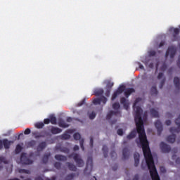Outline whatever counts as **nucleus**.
<instances>
[{"label": "nucleus", "instance_id": "nucleus-1", "mask_svg": "<svg viewBox=\"0 0 180 180\" xmlns=\"http://www.w3.org/2000/svg\"><path fill=\"white\" fill-rule=\"evenodd\" d=\"M137 133L139 134V143L141 144V146L142 147L143 155L146 161V165H148V168L149 169L152 180H161L160 179V175H158V172H157L155 165L154 164V159L153 158V155H151V150H150V143L147 140V135H146V141H145L143 142H141V140L140 139V134L139 133V131H137L136 127V130L134 129L132 131H131V133L127 136V139H128V140H131V139H134L137 135Z\"/></svg>", "mask_w": 180, "mask_h": 180}, {"label": "nucleus", "instance_id": "nucleus-2", "mask_svg": "<svg viewBox=\"0 0 180 180\" xmlns=\"http://www.w3.org/2000/svg\"><path fill=\"white\" fill-rule=\"evenodd\" d=\"M141 99L140 98H136L133 108L134 110H135V116L134 120L136 123V126L137 127V131L139 133V139L141 143H144V141H147L146 140V130H144V122L143 121V118L141 117V115L143 114V110L141 106H136L137 103L140 102Z\"/></svg>", "mask_w": 180, "mask_h": 180}, {"label": "nucleus", "instance_id": "nucleus-3", "mask_svg": "<svg viewBox=\"0 0 180 180\" xmlns=\"http://www.w3.org/2000/svg\"><path fill=\"white\" fill-rule=\"evenodd\" d=\"M34 153L30 152V153H22L20 155V162L22 165H32L33 164V158Z\"/></svg>", "mask_w": 180, "mask_h": 180}, {"label": "nucleus", "instance_id": "nucleus-4", "mask_svg": "<svg viewBox=\"0 0 180 180\" xmlns=\"http://www.w3.org/2000/svg\"><path fill=\"white\" fill-rule=\"evenodd\" d=\"M68 158H73L74 161L76 162V165L79 167H82L85 165V162H84V160L82 158H81V156L77 153H71L68 155Z\"/></svg>", "mask_w": 180, "mask_h": 180}, {"label": "nucleus", "instance_id": "nucleus-5", "mask_svg": "<svg viewBox=\"0 0 180 180\" xmlns=\"http://www.w3.org/2000/svg\"><path fill=\"white\" fill-rule=\"evenodd\" d=\"M93 168H94V162L92 160V157H89L86 161V166L84 169V174H86L87 171H89V174L90 175V174L92 172Z\"/></svg>", "mask_w": 180, "mask_h": 180}, {"label": "nucleus", "instance_id": "nucleus-6", "mask_svg": "<svg viewBox=\"0 0 180 180\" xmlns=\"http://www.w3.org/2000/svg\"><path fill=\"white\" fill-rule=\"evenodd\" d=\"M175 54H176V49L174 46H169L166 51L165 57L167 58L169 56L170 58H174Z\"/></svg>", "mask_w": 180, "mask_h": 180}, {"label": "nucleus", "instance_id": "nucleus-7", "mask_svg": "<svg viewBox=\"0 0 180 180\" xmlns=\"http://www.w3.org/2000/svg\"><path fill=\"white\" fill-rule=\"evenodd\" d=\"M124 89H126V86H124L123 85L118 87L117 91H115L112 96V98H111L112 101H115V99H116V98H117V96H119V95H120V94H122V92L124 91Z\"/></svg>", "mask_w": 180, "mask_h": 180}, {"label": "nucleus", "instance_id": "nucleus-8", "mask_svg": "<svg viewBox=\"0 0 180 180\" xmlns=\"http://www.w3.org/2000/svg\"><path fill=\"white\" fill-rule=\"evenodd\" d=\"M175 123L178 126L177 128L172 127L169 129L170 133H179L180 131V116L177 119L175 120Z\"/></svg>", "mask_w": 180, "mask_h": 180}, {"label": "nucleus", "instance_id": "nucleus-9", "mask_svg": "<svg viewBox=\"0 0 180 180\" xmlns=\"http://www.w3.org/2000/svg\"><path fill=\"white\" fill-rule=\"evenodd\" d=\"M106 102H108V98L104 96H101L100 98H95L93 101V103L94 105H101V103H103V105H105Z\"/></svg>", "mask_w": 180, "mask_h": 180}, {"label": "nucleus", "instance_id": "nucleus-10", "mask_svg": "<svg viewBox=\"0 0 180 180\" xmlns=\"http://www.w3.org/2000/svg\"><path fill=\"white\" fill-rule=\"evenodd\" d=\"M73 137L75 140H79L80 147L82 151H85V148L84 147V139H81V134H79V133H75L74 134Z\"/></svg>", "mask_w": 180, "mask_h": 180}, {"label": "nucleus", "instance_id": "nucleus-11", "mask_svg": "<svg viewBox=\"0 0 180 180\" xmlns=\"http://www.w3.org/2000/svg\"><path fill=\"white\" fill-rule=\"evenodd\" d=\"M160 147L162 153H169L171 151V146L164 142L160 143Z\"/></svg>", "mask_w": 180, "mask_h": 180}, {"label": "nucleus", "instance_id": "nucleus-12", "mask_svg": "<svg viewBox=\"0 0 180 180\" xmlns=\"http://www.w3.org/2000/svg\"><path fill=\"white\" fill-rule=\"evenodd\" d=\"M155 126L158 130V134L160 136L163 130L162 124L161 123V121L157 120L155 123Z\"/></svg>", "mask_w": 180, "mask_h": 180}, {"label": "nucleus", "instance_id": "nucleus-13", "mask_svg": "<svg viewBox=\"0 0 180 180\" xmlns=\"http://www.w3.org/2000/svg\"><path fill=\"white\" fill-rule=\"evenodd\" d=\"M11 144H13V141H9L7 139H3V146L5 150H9L11 148Z\"/></svg>", "mask_w": 180, "mask_h": 180}, {"label": "nucleus", "instance_id": "nucleus-14", "mask_svg": "<svg viewBox=\"0 0 180 180\" xmlns=\"http://www.w3.org/2000/svg\"><path fill=\"white\" fill-rule=\"evenodd\" d=\"M50 131L51 134H60V133L63 131V129L57 127L51 126L50 129Z\"/></svg>", "mask_w": 180, "mask_h": 180}, {"label": "nucleus", "instance_id": "nucleus-15", "mask_svg": "<svg viewBox=\"0 0 180 180\" xmlns=\"http://www.w3.org/2000/svg\"><path fill=\"white\" fill-rule=\"evenodd\" d=\"M46 147H47V143L45 141H42L37 146V151L40 153V151H43Z\"/></svg>", "mask_w": 180, "mask_h": 180}, {"label": "nucleus", "instance_id": "nucleus-16", "mask_svg": "<svg viewBox=\"0 0 180 180\" xmlns=\"http://www.w3.org/2000/svg\"><path fill=\"white\" fill-rule=\"evenodd\" d=\"M119 113H120L119 111H113V110L110 111L106 116L107 120H110V119H112V116H117Z\"/></svg>", "mask_w": 180, "mask_h": 180}, {"label": "nucleus", "instance_id": "nucleus-17", "mask_svg": "<svg viewBox=\"0 0 180 180\" xmlns=\"http://www.w3.org/2000/svg\"><path fill=\"white\" fill-rule=\"evenodd\" d=\"M134 167H139V164H140V154L139 153H135L134 154Z\"/></svg>", "mask_w": 180, "mask_h": 180}, {"label": "nucleus", "instance_id": "nucleus-18", "mask_svg": "<svg viewBox=\"0 0 180 180\" xmlns=\"http://www.w3.org/2000/svg\"><path fill=\"white\" fill-rule=\"evenodd\" d=\"M120 103L123 105L124 109L127 110L129 109V103L127 102V99L124 97H122L120 99Z\"/></svg>", "mask_w": 180, "mask_h": 180}, {"label": "nucleus", "instance_id": "nucleus-19", "mask_svg": "<svg viewBox=\"0 0 180 180\" xmlns=\"http://www.w3.org/2000/svg\"><path fill=\"white\" fill-rule=\"evenodd\" d=\"M174 86L176 88V89H177V91L180 90V79H179L178 77H175L174 78Z\"/></svg>", "mask_w": 180, "mask_h": 180}, {"label": "nucleus", "instance_id": "nucleus-20", "mask_svg": "<svg viewBox=\"0 0 180 180\" xmlns=\"http://www.w3.org/2000/svg\"><path fill=\"white\" fill-rule=\"evenodd\" d=\"M133 92H136L134 89L128 88L124 91V96H126V98H128L129 96H130V95H131V94H133Z\"/></svg>", "mask_w": 180, "mask_h": 180}, {"label": "nucleus", "instance_id": "nucleus-21", "mask_svg": "<svg viewBox=\"0 0 180 180\" xmlns=\"http://www.w3.org/2000/svg\"><path fill=\"white\" fill-rule=\"evenodd\" d=\"M122 158L123 160L129 158V149L127 148H124L122 150Z\"/></svg>", "mask_w": 180, "mask_h": 180}, {"label": "nucleus", "instance_id": "nucleus-22", "mask_svg": "<svg viewBox=\"0 0 180 180\" xmlns=\"http://www.w3.org/2000/svg\"><path fill=\"white\" fill-rule=\"evenodd\" d=\"M58 126H59V127H63V129H67V127H70V124H66L65 121H64L63 120H59Z\"/></svg>", "mask_w": 180, "mask_h": 180}, {"label": "nucleus", "instance_id": "nucleus-23", "mask_svg": "<svg viewBox=\"0 0 180 180\" xmlns=\"http://www.w3.org/2000/svg\"><path fill=\"white\" fill-rule=\"evenodd\" d=\"M55 159H56L57 161H67V157L63 155H56Z\"/></svg>", "mask_w": 180, "mask_h": 180}, {"label": "nucleus", "instance_id": "nucleus-24", "mask_svg": "<svg viewBox=\"0 0 180 180\" xmlns=\"http://www.w3.org/2000/svg\"><path fill=\"white\" fill-rule=\"evenodd\" d=\"M66 164H67L68 169H70V171H73V172L77 171L76 165H75L74 164L70 163V162H67Z\"/></svg>", "mask_w": 180, "mask_h": 180}, {"label": "nucleus", "instance_id": "nucleus-25", "mask_svg": "<svg viewBox=\"0 0 180 180\" xmlns=\"http://www.w3.org/2000/svg\"><path fill=\"white\" fill-rule=\"evenodd\" d=\"M150 115L152 116V117H160V114L158 113V111H157L154 108L150 109Z\"/></svg>", "mask_w": 180, "mask_h": 180}, {"label": "nucleus", "instance_id": "nucleus-26", "mask_svg": "<svg viewBox=\"0 0 180 180\" xmlns=\"http://www.w3.org/2000/svg\"><path fill=\"white\" fill-rule=\"evenodd\" d=\"M175 139H176V136L175 134L170 135L167 136V140L168 143H175Z\"/></svg>", "mask_w": 180, "mask_h": 180}, {"label": "nucleus", "instance_id": "nucleus-27", "mask_svg": "<svg viewBox=\"0 0 180 180\" xmlns=\"http://www.w3.org/2000/svg\"><path fill=\"white\" fill-rule=\"evenodd\" d=\"M51 155V154L50 153H46L44 155L42 158V162H44V164H47V162H49V158H50Z\"/></svg>", "mask_w": 180, "mask_h": 180}, {"label": "nucleus", "instance_id": "nucleus-28", "mask_svg": "<svg viewBox=\"0 0 180 180\" xmlns=\"http://www.w3.org/2000/svg\"><path fill=\"white\" fill-rule=\"evenodd\" d=\"M103 89H98L94 91V94L96 95V96H101L103 95Z\"/></svg>", "mask_w": 180, "mask_h": 180}, {"label": "nucleus", "instance_id": "nucleus-29", "mask_svg": "<svg viewBox=\"0 0 180 180\" xmlns=\"http://www.w3.org/2000/svg\"><path fill=\"white\" fill-rule=\"evenodd\" d=\"M76 176H77V174L75 173L69 174L65 177V180H72Z\"/></svg>", "mask_w": 180, "mask_h": 180}, {"label": "nucleus", "instance_id": "nucleus-30", "mask_svg": "<svg viewBox=\"0 0 180 180\" xmlns=\"http://www.w3.org/2000/svg\"><path fill=\"white\" fill-rule=\"evenodd\" d=\"M34 146H36V141L34 140H31L27 143V147L28 148H32V147H34Z\"/></svg>", "mask_w": 180, "mask_h": 180}, {"label": "nucleus", "instance_id": "nucleus-31", "mask_svg": "<svg viewBox=\"0 0 180 180\" xmlns=\"http://www.w3.org/2000/svg\"><path fill=\"white\" fill-rule=\"evenodd\" d=\"M103 155L105 158H108V146H106V145H104L103 146Z\"/></svg>", "mask_w": 180, "mask_h": 180}, {"label": "nucleus", "instance_id": "nucleus-32", "mask_svg": "<svg viewBox=\"0 0 180 180\" xmlns=\"http://www.w3.org/2000/svg\"><path fill=\"white\" fill-rule=\"evenodd\" d=\"M71 136L70 134H68L67 132L63 134L60 136V139L61 140H69V139H70Z\"/></svg>", "mask_w": 180, "mask_h": 180}, {"label": "nucleus", "instance_id": "nucleus-33", "mask_svg": "<svg viewBox=\"0 0 180 180\" xmlns=\"http://www.w3.org/2000/svg\"><path fill=\"white\" fill-rule=\"evenodd\" d=\"M32 136H34V139H41V137H44V135L39 133L38 131L32 132Z\"/></svg>", "mask_w": 180, "mask_h": 180}, {"label": "nucleus", "instance_id": "nucleus-34", "mask_svg": "<svg viewBox=\"0 0 180 180\" xmlns=\"http://www.w3.org/2000/svg\"><path fill=\"white\" fill-rule=\"evenodd\" d=\"M150 92L152 95H158V90H157V86H153L151 87Z\"/></svg>", "mask_w": 180, "mask_h": 180}, {"label": "nucleus", "instance_id": "nucleus-35", "mask_svg": "<svg viewBox=\"0 0 180 180\" xmlns=\"http://www.w3.org/2000/svg\"><path fill=\"white\" fill-rule=\"evenodd\" d=\"M49 120H50L51 124H57V118H56V117H54L53 115H51L49 117Z\"/></svg>", "mask_w": 180, "mask_h": 180}, {"label": "nucleus", "instance_id": "nucleus-36", "mask_svg": "<svg viewBox=\"0 0 180 180\" xmlns=\"http://www.w3.org/2000/svg\"><path fill=\"white\" fill-rule=\"evenodd\" d=\"M22 146L18 144L15 147V154H19L22 151Z\"/></svg>", "mask_w": 180, "mask_h": 180}, {"label": "nucleus", "instance_id": "nucleus-37", "mask_svg": "<svg viewBox=\"0 0 180 180\" xmlns=\"http://www.w3.org/2000/svg\"><path fill=\"white\" fill-rule=\"evenodd\" d=\"M35 127L37 129H43V127H44V123L37 122V123L35 124Z\"/></svg>", "mask_w": 180, "mask_h": 180}, {"label": "nucleus", "instance_id": "nucleus-38", "mask_svg": "<svg viewBox=\"0 0 180 180\" xmlns=\"http://www.w3.org/2000/svg\"><path fill=\"white\" fill-rule=\"evenodd\" d=\"M112 109L115 110H119V109H120V104L119 103H115L112 104Z\"/></svg>", "mask_w": 180, "mask_h": 180}, {"label": "nucleus", "instance_id": "nucleus-39", "mask_svg": "<svg viewBox=\"0 0 180 180\" xmlns=\"http://www.w3.org/2000/svg\"><path fill=\"white\" fill-rule=\"evenodd\" d=\"M20 174H28L30 175V170L26 169H20L19 170Z\"/></svg>", "mask_w": 180, "mask_h": 180}, {"label": "nucleus", "instance_id": "nucleus-40", "mask_svg": "<svg viewBox=\"0 0 180 180\" xmlns=\"http://www.w3.org/2000/svg\"><path fill=\"white\" fill-rule=\"evenodd\" d=\"M54 167L56 169H61V164L58 162L54 163Z\"/></svg>", "mask_w": 180, "mask_h": 180}, {"label": "nucleus", "instance_id": "nucleus-41", "mask_svg": "<svg viewBox=\"0 0 180 180\" xmlns=\"http://www.w3.org/2000/svg\"><path fill=\"white\" fill-rule=\"evenodd\" d=\"M113 85H114V84H113V82H109L108 84H107V89H112V88L113 87Z\"/></svg>", "mask_w": 180, "mask_h": 180}, {"label": "nucleus", "instance_id": "nucleus-42", "mask_svg": "<svg viewBox=\"0 0 180 180\" xmlns=\"http://www.w3.org/2000/svg\"><path fill=\"white\" fill-rule=\"evenodd\" d=\"M96 117V114L94 112H92L90 115H89V119H91V120H94V119Z\"/></svg>", "mask_w": 180, "mask_h": 180}, {"label": "nucleus", "instance_id": "nucleus-43", "mask_svg": "<svg viewBox=\"0 0 180 180\" xmlns=\"http://www.w3.org/2000/svg\"><path fill=\"white\" fill-rule=\"evenodd\" d=\"M148 54H149V57H154V56H155L157 53L155 52V51H150Z\"/></svg>", "mask_w": 180, "mask_h": 180}, {"label": "nucleus", "instance_id": "nucleus-44", "mask_svg": "<svg viewBox=\"0 0 180 180\" xmlns=\"http://www.w3.org/2000/svg\"><path fill=\"white\" fill-rule=\"evenodd\" d=\"M174 37H175V36H178V34H179V29L178 28H174Z\"/></svg>", "mask_w": 180, "mask_h": 180}, {"label": "nucleus", "instance_id": "nucleus-45", "mask_svg": "<svg viewBox=\"0 0 180 180\" xmlns=\"http://www.w3.org/2000/svg\"><path fill=\"white\" fill-rule=\"evenodd\" d=\"M167 68V64L164 63L161 68H160V70L161 71H165Z\"/></svg>", "mask_w": 180, "mask_h": 180}, {"label": "nucleus", "instance_id": "nucleus-46", "mask_svg": "<svg viewBox=\"0 0 180 180\" xmlns=\"http://www.w3.org/2000/svg\"><path fill=\"white\" fill-rule=\"evenodd\" d=\"M110 89H107L106 91H105V96H107L108 98H109V96H110Z\"/></svg>", "mask_w": 180, "mask_h": 180}, {"label": "nucleus", "instance_id": "nucleus-47", "mask_svg": "<svg viewBox=\"0 0 180 180\" xmlns=\"http://www.w3.org/2000/svg\"><path fill=\"white\" fill-rule=\"evenodd\" d=\"M0 162H4V164H6V159L4 156H0Z\"/></svg>", "mask_w": 180, "mask_h": 180}, {"label": "nucleus", "instance_id": "nucleus-48", "mask_svg": "<svg viewBox=\"0 0 180 180\" xmlns=\"http://www.w3.org/2000/svg\"><path fill=\"white\" fill-rule=\"evenodd\" d=\"M30 133H32V131L29 128H27L24 131V134L25 135L30 134Z\"/></svg>", "mask_w": 180, "mask_h": 180}, {"label": "nucleus", "instance_id": "nucleus-49", "mask_svg": "<svg viewBox=\"0 0 180 180\" xmlns=\"http://www.w3.org/2000/svg\"><path fill=\"white\" fill-rule=\"evenodd\" d=\"M160 172H162V174H165L167 172V169H165V167H164L162 166L160 167Z\"/></svg>", "mask_w": 180, "mask_h": 180}, {"label": "nucleus", "instance_id": "nucleus-50", "mask_svg": "<svg viewBox=\"0 0 180 180\" xmlns=\"http://www.w3.org/2000/svg\"><path fill=\"white\" fill-rule=\"evenodd\" d=\"M148 63H150V59L148 58H146L145 61L143 62V63L145 64V65L146 67L148 66Z\"/></svg>", "mask_w": 180, "mask_h": 180}, {"label": "nucleus", "instance_id": "nucleus-51", "mask_svg": "<svg viewBox=\"0 0 180 180\" xmlns=\"http://www.w3.org/2000/svg\"><path fill=\"white\" fill-rule=\"evenodd\" d=\"M49 123H51L50 118H46L44 120V124H49Z\"/></svg>", "mask_w": 180, "mask_h": 180}, {"label": "nucleus", "instance_id": "nucleus-52", "mask_svg": "<svg viewBox=\"0 0 180 180\" xmlns=\"http://www.w3.org/2000/svg\"><path fill=\"white\" fill-rule=\"evenodd\" d=\"M85 103V98H84L82 101L77 103V106H82Z\"/></svg>", "mask_w": 180, "mask_h": 180}, {"label": "nucleus", "instance_id": "nucleus-53", "mask_svg": "<svg viewBox=\"0 0 180 180\" xmlns=\"http://www.w3.org/2000/svg\"><path fill=\"white\" fill-rule=\"evenodd\" d=\"M110 155L112 157V158H113V157H117V154H116V152L112 150L111 153H110Z\"/></svg>", "mask_w": 180, "mask_h": 180}, {"label": "nucleus", "instance_id": "nucleus-54", "mask_svg": "<svg viewBox=\"0 0 180 180\" xmlns=\"http://www.w3.org/2000/svg\"><path fill=\"white\" fill-rule=\"evenodd\" d=\"M117 134H118V136H122L123 134V129H118Z\"/></svg>", "mask_w": 180, "mask_h": 180}, {"label": "nucleus", "instance_id": "nucleus-55", "mask_svg": "<svg viewBox=\"0 0 180 180\" xmlns=\"http://www.w3.org/2000/svg\"><path fill=\"white\" fill-rule=\"evenodd\" d=\"M162 77H164V73L160 72L158 75V79H161V78H162Z\"/></svg>", "mask_w": 180, "mask_h": 180}, {"label": "nucleus", "instance_id": "nucleus-56", "mask_svg": "<svg viewBox=\"0 0 180 180\" xmlns=\"http://www.w3.org/2000/svg\"><path fill=\"white\" fill-rule=\"evenodd\" d=\"M117 168V164H115L114 165L112 166V171H116Z\"/></svg>", "mask_w": 180, "mask_h": 180}, {"label": "nucleus", "instance_id": "nucleus-57", "mask_svg": "<svg viewBox=\"0 0 180 180\" xmlns=\"http://www.w3.org/2000/svg\"><path fill=\"white\" fill-rule=\"evenodd\" d=\"M90 147H94V138L90 139Z\"/></svg>", "mask_w": 180, "mask_h": 180}, {"label": "nucleus", "instance_id": "nucleus-58", "mask_svg": "<svg viewBox=\"0 0 180 180\" xmlns=\"http://www.w3.org/2000/svg\"><path fill=\"white\" fill-rule=\"evenodd\" d=\"M164 84H165V79H163L161 81L160 88H162V86H164Z\"/></svg>", "mask_w": 180, "mask_h": 180}, {"label": "nucleus", "instance_id": "nucleus-59", "mask_svg": "<svg viewBox=\"0 0 180 180\" xmlns=\"http://www.w3.org/2000/svg\"><path fill=\"white\" fill-rule=\"evenodd\" d=\"M4 148V141L0 140V150H2Z\"/></svg>", "mask_w": 180, "mask_h": 180}, {"label": "nucleus", "instance_id": "nucleus-60", "mask_svg": "<svg viewBox=\"0 0 180 180\" xmlns=\"http://www.w3.org/2000/svg\"><path fill=\"white\" fill-rule=\"evenodd\" d=\"M74 151H78L79 150V146L78 145H75L73 148Z\"/></svg>", "mask_w": 180, "mask_h": 180}, {"label": "nucleus", "instance_id": "nucleus-61", "mask_svg": "<svg viewBox=\"0 0 180 180\" xmlns=\"http://www.w3.org/2000/svg\"><path fill=\"white\" fill-rule=\"evenodd\" d=\"M165 124H166L167 126H170V124H171V120H166V121H165Z\"/></svg>", "mask_w": 180, "mask_h": 180}, {"label": "nucleus", "instance_id": "nucleus-62", "mask_svg": "<svg viewBox=\"0 0 180 180\" xmlns=\"http://www.w3.org/2000/svg\"><path fill=\"white\" fill-rule=\"evenodd\" d=\"M138 65L141 70H144V66L143 65H141V63H140V62L138 63Z\"/></svg>", "mask_w": 180, "mask_h": 180}, {"label": "nucleus", "instance_id": "nucleus-63", "mask_svg": "<svg viewBox=\"0 0 180 180\" xmlns=\"http://www.w3.org/2000/svg\"><path fill=\"white\" fill-rule=\"evenodd\" d=\"M165 44V41H162L160 44H159V47H162V46H164Z\"/></svg>", "mask_w": 180, "mask_h": 180}, {"label": "nucleus", "instance_id": "nucleus-64", "mask_svg": "<svg viewBox=\"0 0 180 180\" xmlns=\"http://www.w3.org/2000/svg\"><path fill=\"white\" fill-rule=\"evenodd\" d=\"M132 180H139V174H136Z\"/></svg>", "mask_w": 180, "mask_h": 180}]
</instances>
